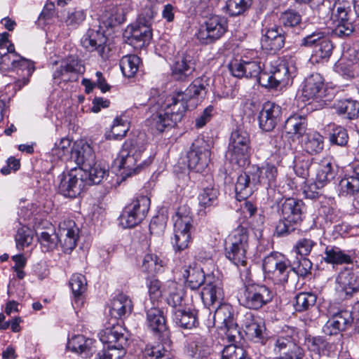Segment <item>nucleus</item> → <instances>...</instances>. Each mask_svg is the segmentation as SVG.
Instances as JSON below:
<instances>
[{
	"mask_svg": "<svg viewBox=\"0 0 359 359\" xmlns=\"http://www.w3.org/2000/svg\"><path fill=\"white\" fill-rule=\"evenodd\" d=\"M279 354L287 359H302L303 350L296 344L294 339Z\"/></svg>",
	"mask_w": 359,
	"mask_h": 359,
	"instance_id": "774afa93",
	"label": "nucleus"
},
{
	"mask_svg": "<svg viewBox=\"0 0 359 359\" xmlns=\"http://www.w3.org/2000/svg\"><path fill=\"white\" fill-rule=\"evenodd\" d=\"M324 94V79L321 74L313 73L304 81L302 95L305 100L321 97Z\"/></svg>",
	"mask_w": 359,
	"mask_h": 359,
	"instance_id": "a878e982",
	"label": "nucleus"
},
{
	"mask_svg": "<svg viewBox=\"0 0 359 359\" xmlns=\"http://www.w3.org/2000/svg\"><path fill=\"white\" fill-rule=\"evenodd\" d=\"M123 37L135 49H142L148 46L151 37V29L142 25H133L126 29Z\"/></svg>",
	"mask_w": 359,
	"mask_h": 359,
	"instance_id": "a211bd4d",
	"label": "nucleus"
},
{
	"mask_svg": "<svg viewBox=\"0 0 359 359\" xmlns=\"http://www.w3.org/2000/svg\"><path fill=\"white\" fill-rule=\"evenodd\" d=\"M351 313L350 311L341 310L333 314L323 326V332L331 336L346 330L353 322Z\"/></svg>",
	"mask_w": 359,
	"mask_h": 359,
	"instance_id": "4be33fe9",
	"label": "nucleus"
},
{
	"mask_svg": "<svg viewBox=\"0 0 359 359\" xmlns=\"http://www.w3.org/2000/svg\"><path fill=\"white\" fill-rule=\"evenodd\" d=\"M214 323L215 325L224 326L232 323L233 319V311L231 305L221 303L215 306Z\"/></svg>",
	"mask_w": 359,
	"mask_h": 359,
	"instance_id": "58836bf2",
	"label": "nucleus"
},
{
	"mask_svg": "<svg viewBox=\"0 0 359 359\" xmlns=\"http://www.w3.org/2000/svg\"><path fill=\"white\" fill-rule=\"evenodd\" d=\"M86 13L83 10L72 9L68 11L65 22L67 26L76 28L85 20Z\"/></svg>",
	"mask_w": 359,
	"mask_h": 359,
	"instance_id": "338daca9",
	"label": "nucleus"
},
{
	"mask_svg": "<svg viewBox=\"0 0 359 359\" xmlns=\"http://www.w3.org/2000/svg\"><path fill=\"white\" fill-rule=\"evenodd\" d=\"M129 130L128 123L123 120L121 117H116L114 119L112 128L111 135L114 140H121L126 136Z\"/></svg>",
	"mask_w": 359,
	"mask_h": 359,
	"instance_id": "0e129e2a",
	"label": "nucleus"
},
{
	"mask_svg": "<svg viewBox=\"0 0 359 359\" xmlns=\"http://www.w3.org/2000/svg\"><path fill=\"white\" fill-rule=\"evenodd\" d=\"M125 20V12L121 6H111L106 8L99 18L100 25H103L106 28L121 25Z\"/></svg>",
	"mask_w": 359,
	"mask_h": 359,
	"instance_id": "c756f323",
	"label": "nucleus"
},
{
	"mask_svg": "<svg viewBox=\"0 0 359 359\" xmlns=\"http://www.w3.org/2000/svg\"><path fill=\"white\" fill-rule=\"evenodd\" d=\"M164 262L156 254H147L142 260V271L143 272L154 274L161 271Z\"/></svg>",
	"mask_w": 359,
	"mask_h": 359,
	"instance_id": "09e8293b",
	"label": "nucleus"
},
{
	"mask_svg": "<svg viewBox=\"0 0 359 359\" xmlns=\"http://www.w3.org/2000/svg\"><path fill=\"white\" fill-rule=\"evenodd\" d=\"M295 334L294 328L288 326L284 327L280 333L273 339V351L275 353L279 354L280 352H283V350L287 345L294 339Z\"/></svg>",
	"mask_w": 359,
	"mask_h": 359,
	"instance_id": "37998d69",
	"label": "nucleus"
},
{
	"mask_svg": "<svg viewBox=\"0 0 359 359\" xmlns=\"http://www.w3.org/2000/svg\"><path fill=\"white\" fill-rule=\"evenodd\" d=\"M274 297V292L262 284L245 283V290L239 299L244 307L259 310L270 303Z\"/></svg>",
	"mask_w": 359,
	"mask_h": 359,
	"instance_id": "1a4fd4ad",
	"label": "nucleus"
},
{
	"mask_svg": "<svg viewBox=\"0 0 359 359\" xmlns=\"http://www.w3.org/2000/svg\"><path fill=\"white\" fill-rule=\"evenodd\" d=\"M133 305L131 299L123 293L117 294L112 300L109 314L114 319V323L132 313Z\"/></svg>",
	"mask_w": 359,
	"mask_h": 359,
	"instance_id": "cd10ccee",
	"label": "nucleus"
},
{
	"mask_svg": "<svg viewBox=\"0 0 359 359\" xmlns=\"http://www.w3.org/2000/svg\"><path fill=\"white\" fill-rule=\"evenodd\" d=\"M93 165H89L90 168H84L83 171L88 173L89 180L93 184H100L107 176L108 170L104 165L97 163L95 160Z\"/></svg>",
	"mask_w": 359,
	"mask_h": 359,
	"instance_id": "864d4df0",
	"label": "nucleus"
},
{
	"mask_svg": "<svg viewBox=\"0 0 359 359\" xmlns=\"http://www.w3.org/2000/svg\"><path fill=\"white\" fill-rule=\"evenodd\" d=\"M305 344L309 351L318 355H328L332 349V344L320 336L307 337L305 339Z\"/></svg>",
	"mask_w": 359,
	"mask_h": 359,
	"instance_id": "4c0bfd02",
	"label": "nucleus"
},
{
	"mask_svg": "<svg viewBox=\"0 0 359 359\" xmlns=\"http://www.w3.org/2000/svg\"><path fill=\"white\" fill-rule=\"evenodd\" d=\"M71 140L69 138H61L58 142L55 143V147L52 149V154L56 156L58 158H63L69 154L71 160Z\"/></svg>",
	"mask_w": 359,
	"mask_h": 359,
	"instance_id": "680f3d73",
	"label": "nucleus"
},
{
	"mask_svg": "<svg viewBox=\"0 0 359 359\" xmlns=\"http://www.w3.org/2000/svg\"><path fill=\"white\" fill-rule=\"evenodd\" d=\"M107 38L104 30L99 25L97 27L89 28L81 40V45L89 52H97V55L106 60L110 57V48L107 46Z\"/></svg>",
	"mask_w": 359,
	"mask_h": 359,
	"instance_id": "f8f14e48",
	"label": "nucleus"
},
{
	"mask_svg": "<svg viewBox=\"0 0 359 359\" xmlns=\"http://www.w3.org/2000/svg\"><path fill=\"white\" fill-rule=\"evenodd\" d=\"M338 282L341 285L346 295L352 296L359 291V273L346 269L341 271L338 276Z\"/></svg>",
	"mask_w": 359,
	"mask_h": 359,
	"instance_id": "2f4dec72",
	"label": "nucleus"
},
{
	"mask_svg": "<svg viewBox=\"0 0 359 359\" xmlns=\"http://www.w3.org/2000/svg\"><path fill=\"white\" fill-rule=\"evenodd\" d=\"M304 149L309 154L320 153L324 147V137L318 133L307 134L302 140Z\"/></svg>",
	"mask_w": 359,
	"mask_h": 359,
	"instance_id": "ea45409f",
	"label": "nucleus"
},
{
	"mask_svg": "<svg viewBox=\"0 0 359 359\" xmlns=\"http://www.w3.org/2000/svg\"><path fill=\"white\" fill-rule=\"evenodd\" d=\"M279 22L285 29L295 28L301 24L302 15L295 10L288 9L280 14Z\"/></svg>",
	"mask_w": 359,
	"mask_h": 359,
	"instance_id": "603ef678",
	"label": "nucleus"
},
{
	"mask_svg": "<svg viewBox=\"0 0 359 359\" xmlns=\"http://www.w3.org/2000/svg\"><path fill=\"white\" fill-rule=\"evenodd\" d=\"M359 189V178L348 176L339 182V192L341 196H352Z\"/></svg>",
	"mask_w": 359,
	"mask_h": 359,
	"instance_id": "5fc2aeb1",
	"label": "nucleus"
},
{
	"mask_svg": "<svg viewBox=\"0 0 359 359\" xmlns=\"http://www.w3.org/2000/svg\"><path fill=\"white\" fill-rule=\"evenodd\" d=\"M141 59L136 55H127L121 57L120 68L125 77L132 78L137 74Z\"/></svg>",
	"mask_w": 359,
	"mask_h": 359,
	"instance_id": "a19ab883",
	"label": "nucleus"
},
{
	"mask_svg": "<svg viewBox=\"0 0 359 359\" xmlns=\"http://www.w3.org/2000/svg\"><path fill=\"white\" fill-rule=\"evenodd\" d=\"M39 241L44 251H51L55 249L59 241L57 233H50L48 231H43L39 236Z\"/></svg>",
	"mask_w": 359,
	"mask_h": 359,
	"instance_id": "e2e57ef3",
	"label": "nucleus"
},
{
	"mask_svg": "<svg viewBox=\"0 0 359 359\" xmlns=\"http://www.w3.org/2000/svg\"><path fill=\"white\" fill-rule=\"evenodd\" d=\"M218 189L214 187H206L201 191L198 200L201 208L204 209L214 206L217 203Z\"/></svg>",
	"mask_w": 359,
	"mask_h": 359,
	"instance_id": "8fccbe9b",
	"label": "nucleus"
},
{
	"mask_svg": "<svg viewBox=\"0 0 359 359\" xmlns=\"http://www.w3.org/2000/svg\"><path fill=\"white\" fill-rule=\"evenodd\" d=\"M328 139L332 145L346 147L349 137L347 130L344 127L333 124L329 126Z\"/></svg>",
	"mask_w": 359,
	"mask_h": 359,
	"instance_id": "79ce46f5",
	"label": "nucleus"
},
{
	"mask_svg": "<svg viewBox=\"0 0 359 359\" xmlns=\"http://www.w3.org/2000/svg\"><path fill=\"white\" fill-rule=\"evenodd\" d=\"M95 341L83 335H76L68 341V347L83 358L90 357L95 351Z\"/></svg>",
	"mask_w": 359,
	"mask_h": 359,
	"instance_id": "c85d7f7f",
	"label": "nucleus"
},
{
	"mask_svg": "<svg viewBox=\"0 0 359 359\" xmlns=\"http://www.w3.org/2000/svg\"><path fill=\"white\" fill-rule=\"evenodd\" d=\"M174 323L184 329H191L198 323L195 313L190 309L178 308L172 311Z\"/></svg>",
	"mask_w": 359,
	"mask_h": 359,
	"instance_id": "473e14b6",
	"label": "nucleus"
},
{
	"mask_svg": "<svg viewBox=\"0 0 359 359\" xmlns=\"http://www.w3.org/2000/svg\"><path fill=\"white\" fill-rule=\"evenodd\" d=\"M75 298H79L87 290V280L81 273L73 274L69 282Z\"/></svg>",
	"mask_w": 359,
	"mask_h": 359,
	"instance_id": "6e6d98bb",
	"label": "nucleus"
},
{
	"mask_svg": "<svg viewBox=\"0 0 359 359\" xmlns=\"http://www.w3.org/2000/svg\"><path fill=\"white\" fill-rule=\"evenodd\" d=\"M292 262V271L297 276H306L311 273L312 262L306 257H297Z\"/></svg>",
	"mask_w": 359,
	"mask_h": 359,
	"instance_id": "052dcab7",
	"label": "nucleus"
},
{
	"mask_svg": "<svg viewBox=\"0 0 359 359\" xmlns=\"http://www.w3.org/2000/svg\"><path fill=\"white\" fill-rule=\"evenodd\" d=\"M183 277L191 290L198 289L205 281L203 269L196 264L186 268L183 272Z\"/></svg>",
	"mask_w": 359,
	"mask_h": 359,
	"instance_id": "72a5a7b5",
	"label": "nucleus"
},
{
	"mask_svg": "<svg viewBox=\"0 0 359 359\" xmlns=\"http://www.w3.org/2000/svg\"><path fill=\"white\" fill-rule=\"evenodd\" d=\"M281 114V107L279 105L273 102H266L258 116L260 129L265 132L272 131L279 122Z\"/></svg>",
	"mask_w": 359,
	"mask_h": 359,
	"instance_id": "aec40b11",
	"label": "nucleus"
},
{
	"mask_svg": "<svg viewBox=\"0 0 359 359\" xmlns=\"http://www.w3.org/2000/svg\"><path fill=\"white\" fill-rule=\"evenodd\" d=\"M146 149V144L141 137L128 140L123 145L118 156L115 160L123 178L139 173L151 163L149 158L142 159Z\"/></svg>",
	"mask_w": 359,
	"mask_h": 359,
	"instance_id": "7ed1b4c3",
	"label": "nucleus"
},
{
	"mask_svg": "<svg viewBox=\"0 0 359 359\" xmlns=\"http://www.w3.org/2000/svg\"><path fill=\"white\" fill-rule=\"evenodd\" d=\"M58 191L66 198H74L79 196L85 186L83 172L74 168L58 176Z\"/></svg>",
	"mask_w": 359,
	"mask_h": 359,
	"instance_id": "2eb2a0df",
	"label": "nucleus"
},
{
	"mask_svg": "<svg viewBox=\"0 0 359 359\" xmlns=\"http://www.w3.org/2000/svg\"><path fill=\"white\" fill-rule=\"evenodd\" d=\"M79 228L72 219H65L60 222L57 235L65 252H72L76 246L79 239Z\"/></svg>",
	"mask_w": 359,
	"mask_h": 359,
	"instance_id": "f3484780",
	"label": "nucleus"
},
{
	"mask_svg": "<svg viewBox=\"0 0 359 359\" xmlns=\"http://www.w3.org/2000/svg\"><path fill=\"white\" fill-rule=\"evenodd\" d=\"M228 152L232 161L239 166H245L249 163L251 154V140L249 133L243 128L238 127L230 135Z\"/></svg>",
	"mask_w": 359,
	"mask_h": 359,
	"instance_id": "0eeeda50",
	"label": "nucleus"
},
{
	"mask_svg": "<svg viewBox=\"0 0 359 359\" xmlns=\"http://www.w3.org/2000/svg\"><path fill=\"white\" fill-rule=\"evenodd\" d=\"M209 79L201 76L194 79L187 89L168 96L154 97L149 101L151 116L147 119L148 125L159 133L174 128L180 122L187 109V102L193 98L203 97L207 92Z\"/></svg>",
	"mask_w": 359,
	"mask_h": 359,
	"instance_id": "f257e3e1",
	"label": "nucleus"
},
{
	"mask_svg": "<svg viewBox=\"0 0 359 359\" xmlns=\"http://www.w3.org/2000/svg\"><path fill=\"white\" fill-rule=\"evenodd\" d=\"M252 0H227L226 11L231 16L240 15L250 8Z\"/></svg>",
	"mask_w": 359,
	"mask_h": 359,
	"instance_id": "4d7b16f0",
	"label": "nucleus"
},
{
	"mask_svg": "<svg viewBox=\"0 0 359 359\" xmlns=\"http://www.w3.org/2000/svg\"><path fill=\"white\" fill-rule=\"evenodd\" d=\"M264 330L265 327L262 320L259 319L245 332L251 339L255 340L256 342L263 343L264 339L263 332Z\"/></svg>",
	"mask_w": 359,
	"mask_h": 359,
	"instance_id": "69168bd1",
	"label": "nucleus"
},
{
	"mask_svg": "<svg viewBox=\"0 0 359 359\" xmlns=\"http://www.w3.org/2000/svg\"><path fill=\"white\" fill-rule=\"evenodd\" d=\"M317 296L313 292H300L295 297L294 309L297 312H303L314 307Z\"/></svg>",
	"mask_w": 359,
	"mask_h": 359,
	"instance_id": "49530a36",
	"label": "nucleus"
},
{
	"mask_svg": "<svg viewBox=\"0 0 359 359\" xmlns=\"http://www.w3.org/2000/svg\"><path fill=\"white\" fill-rule=\"evenodd\" d=\"M285 41V36L283 28L273 25L269 27L263 35L262 46L271 54H274L283 48Z\"/></svg>",
	"mask_w": 359,
	"mask_h": 359,
	"instance_id": "393cba45",
	"label": "nucleus"
},
{
	"mask_svg": "<svg viewBox=\"0 0 359 359\" xmlns=\"http://www.w3.org/2000/svg\"><path fill=\"white\" fill-rule=\"evenodd\" d=\"M95 160L93 148L86 142L74 143L71 149V161H74L83 171L84 168H90Z\"/></svg>",
	"mask_w": 359,
	"mask_h": 359,
	"instance_id": "b1692460",
	"label": "nucleus"
},
{
	"mask_svg": "<svg viewBox=\"0 0 359 359\" xmlns=\"http://www.w3.org/2000/svg\"><path fill=\"white\" fill-rule=\"evenodd\" d=\"M335 109L338 114L344 115L351 120L359 116V102L352 99L339 100L335 105Z\"/></svg>",
	"mask_w": 359,
	"mask_h": 359,
	"instance_id": "c9c22d12",
	"label": "nucleus"
},
{
	"mask_svg": "<svg viewBox=\"0 0 359 359\" xmlns=\"http://www.w3.org/2000/svg\"><path fill=\"white\" fill-rule=\"evenodd\" d=\"M15 66L13 72H15L20 76L30 77L34 71L33 62L19 55Z\"/></svg>",
	"mask_w": 359,
	"mask_h": 359,
	"instance_id": "bf43d9fd",
	"label": "nucleus"
},
{
	"mask_svg": "<svg viewBox=\"0 0 359 359\" xmlns=\"http://www.w3.org/2000/svg\"><path fill=\"white\" fill-rule=\"evenodd\" d=\"M210 147L203 138L194 141L187 154L188 168L196 172H203L210 162Z\"/></svg>",
	"mask_w": 359,
	"mask_h": 359,
	"instance_id": "4468645a",
	"label": "nucleus"
},
{
	"mask_svg": "<svg viewBox=\"0 0 359 359\" xmlns=\"http://www.w3.org/2000/svg\"><path fill=\"white\" fill-rule=\"evenodd\" d=\"M192 215L189 208L181 206L178 208L175 219V235L172 244L176 252L187 249L191 241L190 229L192 227Z\"/></svg>",
	"mask_w": 359,
	"mask_h": 359,
	"instance_id": "6e6552de",
	"label": "nucleus"
},
{
	"mask_svg": "<svg viewBox=\"0 0 359 359\" xmlns=\"http://www.w3.org/2000/svg\"><path fill=\"white\" fill-rule=\"evenodd\" d=\"M212 280L208 281L201 291V299L205 306L209 309H215V306L222 303L224 293L222 284L218 279L212 278Z\"/></svg>",
	"mask_w": 359,
	"mask_h": 359,
	"instance_id": "5701e85b",
	"label": "nucleus"
},
{
	"mask_svg": "<svg viewBox=\"0 0 359 359\" xmlns=\"http://www.w3.org/2000/svg\"><path fill=\"white\" fill-rule=\"evenodd\" d=\"M227 246L226 247V257L237 266L247 267V252L249 249V231L242 226H238L229 235ZM245 273L248 275L249 270L245 269Z\"/></svg>",
	"mask_w": 359,
	"mask_h": 359,
	"instance_id": "39448f33",
	"label": "nucleus"
},
{
	"mask_svg": "<svg viewBox=\"0 0 359 359\" xmlns=\"http://www.w3.org/2000/svg\"><path fill=\"white\" fill-rule=\"evenodd\" d=\"M328 36L325 31L322 29H316L315 30L309 28L306 29V35L301 39V46L304 47L315 48L320 45Z\"/></svg>",
	"mask_w": 359,
	"mask_h": 359,
	"instance_id": "c03bdc74",
	"label": "nucleus"
},
{
	"mask_svg": "<svg viewBox=\"0 0 359 359\" xmlns=\"http://www.w3.org/2000/svg\"><path fill=\"white\" fill-rule=\"evenodd\" d=\"M228 22L225 17L213 15L203 23L197 33L201 43L210 44L219 39L227 31Z\"/></svg>",
	"mask_w": 359,
	"mask_h": 359,
	"instance_id": "9b49d317",
	"label": "nucleus"
},
{
	"mask_svg": "<svg viewBox=\"0 0 359 359\" xmlns=\"http://www.w3.org/2000/svg\"><path fill=\"white\" fill-rule=\"evenodd\" d=\"M147 323L149 328L163 341L169 339L170 333L166 325L163 311L152 307L147 311Z\"/></svg>",
	"mask_w": 359,
	"mask_h": 359,
	"instance_id": "412c9836",
	"label": "nucleus"
},
{
	"mask_svg": "<svg viewBox=\"0 0 359 359\" xmlns=\"http://www.w3.org/2000/svg\"><path fill=\"white\" fill-rule=\"evenodd\" d=\"M196 59L192 51L179 52L171 65V75L174 80L186 81L192 77L196 70Z\"/></svg>",
	"mask_w": 359,
	"mask_h": 359,
	"instance_id": "dca6fc26",
	"label": "nucleus"
},
{
	"mask_svg": "<svg viewBox=\"0 0 359 359\" xmlns=\"http://www.w3.org/2000/svg\"><path fill=\"white\" fill-rule=\"evenodd\" d=\"M101 342L111 350L117 351V358H121L126 354L128 346V337L125 330L118 323H113L111 326L105 327L99 333Z\"/></svg>",
	"mask_w": 359,
	"mask_h": 359,
	"instance_id": "ddd939ff",
	"label": "nucleus"
},
{
	"mask_svg": "<svg viewBox=\"0 0 359 359\" xmlns=\"http://www.w3.org/2000/svg\"><path fill=\"white\" fill-rule=\"evenodd\" d=\"M335 177V170L331 160L322 161L317 170L316 179L318 182L327 185Z\"/></svg>",
	"mask_w": 359,
	"mask_h": 359,
	"instance_id": "de8ad7c7",
	"label": "nucleus"
},
{
	"mask_svg": "<svg viewBox=\"0 0 359 359\" xmlns=\"http://www.w3.org/2000/svg\"><path fill=\"white\" fill-rule=\"evenodd\" d=\"M323 259L327 264L333 265L348 264L352 262L351 255L335 245H327L325 248Z\"/></svg>",
	"mask_w": 359,
	"mask_h": 359,
	"instance_id": "7c9ffc66",
	"label": "nucleus"
},
{
	"mask_svg": "<svg viewBox=\"0 0 359 359\" xmlns=\"http://www.w3.org/2000/svg\"><path fill=\"white\" fill-rule=\"evenodd\" d=\"M184 352L191 358L209 359L212 348L205 337L197 334L190 337L184 346Z\"/></svg>",
	"mask_w": 359,
	"mask_h": 359,
	"instance_id": "6ab92c4d",
	"label": "nucleus"
},
{
	"mask_svg": "<svg viewBox=\"0 0 359 359\" xmlns=\"http://www.w3.org/2000/svg\"><path fill=\"white\" fill-rule=\"evenodd\" d=\"M276 198L278 203V212L280 219L276 226V232L278 236H284L293 231L295 226L300 224L304 220L306 206L299 199L287 198L280 201V194Z\"/></svg>",
	"mask_w": 359,
	"mask_h": 359,
	"instance_id": "20e7f679",
	"label": "nucleus"
},
{
	"mask_svg": "<svg viewBox=\"0 0 359 359\" xmlns=\"http://www.w3.org/2000/svg\"><path fill=\"white\" fill-rule=\"evenodd\" d=\"M291 271H292L291 261L283 257L271 273V278L277 283H285L287 282Z\"/></svg>",
	"mask_w": 359,
	"mask_h": 359,
	"instance_id": "a18cd8bd",
	"label": "nucleus"
},
{
	"mask_svg": "<svg viewBox=\"0 0 359 359\" xmlns=\"http://www.w3.org/2000/svg\"><path fill=\"white\" fill-rule=\"evenodd\" d=\"M85 72L82 61L75 55H70L62 60L60 66L54 71V79H62L64 81L69 79L66 78L69 74H83Z\"/></svg>",
	"mask_w": 359,
	"mask_h": 359,
	"instance_id": "bb28decb",
	"label": "nucleus"
},
{
	"mask_svg": "<svg viewBox=\"0 0 359 359\" xmlns=\"http://www.w3.org/2000/svg\"><path fill=\"white\" fill-rule=\"evenodd\" d=\"M351 13V8L349 2L342 1L335 3L332 12V18L334 23L337 22H351L349 15Z\"/></svg>",
	"mask_w": 359,
	"mask_h": 359,
	"instance_id": "3c124183",
	"label": "nucleus"
},
{
	"mask_svg": "<svg viewBox=\"0 0 359 359\" xmlns=\"http://www.w3.org/2000/svg\"><path fill=\"white\" fill-rule=\"evenodd\" d=\"M278 170L273 165L267 164L262 168L257 165H250L241 174L235 184V191L238 201L246 200L257 189L260 184L270 187L268 194L275 192L272 187L275 185Z\"/></svg>",
	"mask_w": 359,
	"mask_h": 359,
	"instance_id": "f03ea898",
	"label": "nucleus"
},
{
	"mask_svg": "<svg viewBox=\"0 0 359 359\" xmlns=\"http://www.w3.org/2000/svg\"><path fill=\"white\" fill-rule=\"evenodd\" d=\"M150 208V199L147 196H139L127 205L120 216V224L123 228H133L142 222Z\"/></svg>",
	"mask_w": 359,
	"mask_h": 359,
	"instance_id": "9d476101",
	"label": "nucleus"
},
{
	"mask_svg": "<svg viewBox=\"0 0 359 359\" xmlns=\"http://www.w3.org/2000/svg\"><path fill=\"white\" fill-rule=\"evenodd\" d=\"M168 352L161 344H149L146 346L143 355L145 359H162Z\"/></svg>",
	"mask_w": 359,
	"mask_h": 359,
	"instance_id": "13d9d810",
	"label": "nucleus"
},
{
	"mask_svg": "<svg viewBox=\"0 0 359 359\" xmlns=\"http://www.w3.org/2000/svg\"><path fill=\"white\" fill-rule=\"evenodd\" d=\"M306 119L298 114L290 116L285 121L284 131L289 135L302 136L306 130Z\"/></svg>",
	"mask_w": 359,
	"mask_h": 359,
	"instance_id": "f704fd0d",
	"label": "nucleus"
},
{
	"mask_svg": "<svg viewBox=\"0 0 359 359\" xmlns=\"http://www.w3.org/2000/svg\"><path fill=\"white\" fill-rule=\"evenodd\" d=\"M334 49V45L330 38L325 39L323 43L317 46L311 57L313 63H324L329 60Z\"/></svg>",
	"mask_w": 359,
	"mask_h": 359,
	"instance_id": "e433bc0d",
	"label": "nucleus"
},
{
	"mask_svg": "<svg viewBox=\"0 0 359 359\" xmlns=\"http://www.w3.org/2000/svg\"><path fill=\"white\" fill-rule=\"evenodd\" d=\"M295 74V66L292 62L282 60L272 66L269 72L264 71L258 79V83L266 88L278 89L292 83Z\"/></svg>",
	"mask_w": 359,
	"mask_h": 359,
	"instance_id": "423d86ee",
	"label": "nucleus"
}]
</instances>
